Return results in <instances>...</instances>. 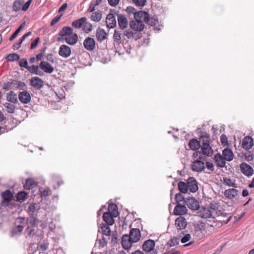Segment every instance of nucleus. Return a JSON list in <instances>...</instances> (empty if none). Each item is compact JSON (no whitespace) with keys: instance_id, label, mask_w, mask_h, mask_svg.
<instances>
[{"instance_id":"nucleus-54","label":"nucleus","mask_w":254,"mask_h":254,"mask_svg":"<svg viewBox=\"0 0 254 254\" xmlns=\"http://www.w3.org/2000/svg\"><path fill=\"white\" fill-rule=\"evenodd\" d=\"M19 65L21 67H24L28 69L29 66L28 65V62L26 59H21L19 61Z\"/></svg>"},{"instance_id":"nucleus-13","label":"nucleus","mask_w":254,"mask_h":254,"mask_svg":"<svg viewBox=\"0 0 254 254\" xmlns=\"http://www.w3.org/2000/svg\"><path fill=\"white\" fill-rule=\"evenodd\" d=\"M118 22L119 27L122 30H124L127 28L128 26V20L125 15L122 14H118Z\"/></svg>"},{"instance_id":"nucleus-58","label":"nucleus","mask_w":254,"mask_h":254,"mask_svg":"<svg viewBox=\"0 0 254 254\" xmlns=\"http://www.w3.org/2000/svg\"><path fill=\"white\" fill-rule=\"evenodd\" d=\"M40 41V38L37 37L36 39H35L31 44V49H34L37 47V44Z\"/></svg>"},{"instance_id":"nucleus-3","label":"nucleus","mask_w":254,"mask_h":254,"mask_svg":"<svg viewBox=\"0 0 254 254\" xmlns=\"http://www.w3.org/2000/svg\"><path fill=\"white\" fill-rule=\"evenodd\" d=\"M209 136L208 134H205L202 136V144L201 145V150L204 155L207 156H211L213 154V150L209 144Z\"/></svg>"},{"instance_id":"nucleus-16","label":"nucleus","mask_w":254,"mask_h":254,"mask_svg":"<svg viewBox=\"0 0 254 254\" xmlns=\"http://www.w3.org/2000/svg\"><path fill=\"white\" fill-rule=\"evenodd\" d=\"M134 18L135 20L141 21V22H147L148 20V13L143 11H137Z\"/></svg>"},{"instance_id":"nucleus-38","label":"nucleus","mask_w":254,"mask_h":254,"mask_svg":"<svg viewBox=\"0 0 254 254\" xmlns=\"http://www.w3.org/2000/svg\"><path fill=\"white\" fill-rule=\"evenodd\" d=\"M109 212L113 214L115 217H116L118 215V208L116 204H110L108 206Z\"/></svg>"},{"instance_id":"nucleus-39","label":"nucleus","mask_w":254,"mask_h":254,"mask_svg":"<svg viewBox=\"0 0 254 254\" xmlns=\"http://www.w3.org/2000/svg\"><path fill=\"white\" fill-rule=\"evenodd\" d=\"M11 84L15 85V87L19 90H24L26 87V85L24 82L20 81L13 80Z\"/></svg>"},{"instance_id":"nucleus-53","label":"nucleus","mask_w":254,"mask_h":254,"mask_svg":"<svg viewBox=\"0 0 254 254\" xmlns=\"http://www.w3.org/2000/svg\"><path fill=\"white\" fill-rule=\"evenodd\" d=\"M134 34L135 33L131 30H126L124 31L123 36H126L128 39H130L133 37Z\"/></svg>"},{"instance_id":"nucleus-57","label":"nucleus","mask_w":254,"mask_h":254,"mask_svg":"<svg viewBox=\"0 0 254 254\" xmlns=\"http://www.w3.org/2000/svg\"><path fill=\"white\" fill-rule=\"evenodd\" d=\"M134 4L137 6H143L145 5L146 0H132Z\"/></svg>"},{"instance_id":"nucleus-9","label":"nucleus","mask_w":254,"mask_h":254,"mask_svg":"<svg viewBox=\"0 0 254 254\" xmlns=\"http://www.w3.org/2000/svg\"><path fill=\"white\" fill-rule=\"evenodd\" d=\"M2 201L1 205L3 206H6L8 205L9 202L13 198V194L9 190H6L2 193Z\"/></svg>"},{"instance_id":"nucleus-8","label":"nucleus","mask_w":254,"mask_h":254,"mask_svg":"<svg viewBox=\"0 0 254 254\" xmlns=\"http://www.w3.org/2000/svg\"><path fill=\"white\" fill-rule=\"evenodd\" d=\"M30 82L32 87L36 90H40L44 85V81L39 77H33L30 80Z\"/></svg>"},{"instance_id":"nucleus-18","label":"nucleus","mask_w":254,"mask_h":254,"mask_svg":"<svg viewBox=\"0 0 254 254\" xmlns=\"http://www.w3.org/2000/svg\"><path fill=\"white\" fill-rule=\"evenodd\" d=\"M128 236L129 237V238H130L132 242L136 243L138 242L140 239V232L138 229H132L130 231V234L129 235H128Z\"/></svg>"},{"instance_id":"nucleus-56","label":"nucleus","mask_w":254,"mask_h":254,"mask_svg":"<svg viewBox=\"0 0 254 254\" xmlns=\"http://www.w3.org/2000/svg\"><path fill=\"white\" fill-rule=\"evenodd\" d=\"M220 141L223 146L228 145L227 137L225 134H223L220 137Z\"/></svg>"},{"instance_id":"nucleus-40","label":"nucleus","mask_w":254,"mask_h":254,"mask_svg":"<svg viewBox=\"0 0 254 254\" xmlns=\"http://www.w3.org/2000/svg\"><path fill=\"white\" fill-rule=\"evenodd\" d=\"M39 66L33 65L31 66H29L27 70L31 73L41 75V71L39 70Z\"/></svg>"},{"instance_id":"nucleus-15","label":"nucleus","mask_w":254,"mask_h":254,"mask_svg":"<svg viewBox=\"0 0 254 254\" xmlns=\"http://www.w3.org/2000/svg\"><path fill=\"white\" fill-rule=\"evenodd\" d=\"M191 168L192 171L194 172H202L205 169L204 163L200 160H195L193 162Z\"/></svg>"},{"instance_id":"nucleus-36","label":"nucleus","mask_w":254,"mask_h":254,"mask_svg":"<svg viewBox=\"0 0 254 254\" xmlns=\"http://www.w3.org/2000/svg\"><path fill=\"white\" fill-rule=\"evenodd\" d=\"M113 39L117 44L121 43L122 32L117 29L115 30L113 35Z\"/></svg>"},{"instance_id":"nucleus-10","label":"nucleus","mask_w":254,"mask_h":254,"mask_svg":"<svg viewBox=\"0 0 254 254\" xmlns=\"http://www.w3.org/2000/svg\"><path fill=\"white\" fill-rule=\"evenodd\" d=\"M188 189L191 192H195L198 189L197 182L193 177H189L187 181Z\"/></svg>"},{"instance_id":"nucleus-1","label":"nucleus","mask_w":254,"mask_h":254,"mask_svg":"<svg viewBox=\"0 0 254 254\" xmlns=\"http://www.w3.org/2000/svg\"><path fill=\"white\" fill-rule=\"evenodd\" d=\"M73 29L72 28L69 26L63 27L59 33L61 37L58 39V41L65 40L69 45L75 44L78 41V36L77 34H73Z\"/></svg>"},{"instance_id":"nucleus-7","label":"nucleus","mask_w":254,"mask_h":254,"mask_svg":"<svg viewBox=\"0 0 254 254\" xmlns=\"http://www.w3.org/2000/svg\"><path fill=\"white\" fill-rule=\"evenodd\" d=\"M185 203L191 210H196L199 208V202L194 197H189L186 198Z\"/></svg>"},{"instance_id":"nucleus-51","label":"nucleus","mask_w":254,"mask_h":254,"mask_svg":"<svg viewBox=\"0 0 254 254\" xmlns=\"http://www.w3.org/2000/svg\"><path fill=\"white\" fill-rule=\"evenodd\" d=\"M146 23L151 26H154L158 23V19L156 17H152L150 18L149 15H148V20H147Z\"/></svg>"},{"instance_id":"nucleus-17","label":"nucleus","mask_w":254,"mask_h":254,"mask_svg":"<svg viewBox=\"0 0 254 254\" xmlns=\"http://www.w3.org/2000/svg\"><path fill=\"white\" fill-rule=\"evenodd\" d=\"M39 67L47 73H51L54 70V67L50 63L46 61L41 62L39 64Z\"/></svg>"},{"instance_id":"nucleus-30","label":"nucleus","mask_w":254,"mask_h":254,"mask_svg":"<svg viewBox=\"0 0 254 254\" xmlns=\"http://www.w3.org/2000/svg\"><path fill=\"white\" fill-rule=\"evenodd\" d=\"M107 33L103 29L98 28L96 32V38L97 40L100 42H102L107 38Z\"/></svg>"},{"instance_id":"nucleus-60","label":"nucleus","mask_w":254,"mask_h":254,"mask_svg":"<svg viewBox=\"0 0 254 254\" xmlns=\"http://www.w3.org/2000/svg\"><path fill=\"white\" fill-rule=\"evenodd\" d=\"M127 11L129 14H133L134 16L135 15V14H136L137 12L136 10L134 8L131 6H128L127 8Z\"/></svg>"},{"instance_id":"nucleus-22","label":"nucleus","mask_w":254,"mask_h":254,"mask_svg":"<svg viewBox=\"0 0 254 254\" xmlns=\"http://www.w3.org/2000/svg\"><path fill=\"white\" fill-rule=\"evenodd\" d=\"M84 47L88 51H92L95 47V42L93 38L88 37L83 43Z\"/></svg>"},{"instance_id":"nucleus-2","label":"nucleus","mask_w":254,"mask_h":254,"mask_svg":"<svg viewBox=\"0 0 254 254\" xmlns=\"http://www.w3.org/2000/svg\"><path fill=\"white\" fill-rule=\"evenodd\" d=\"M27 227L25 230V233L30 237H39L41 235V231L38 229V219L27 220Z\"/></svg>"},{"instance_id":"nucleus-41","label":"nucleus","mask_w":254,"mask_h":254,"mask_svg":"<svg viewBox=\"0 0 254 254\" xmlns=\"http://www.w3.org/2000/svg\"><path fill=\"white\" fill-rule=\"evenodd\" d=\"M5 111L9 114H13L15 112V107L14 105L9 103H5L3 104Z\"/></svg>"},{"instance_id":"nucleus-11","label":"nucleus","mask_w":254,"mask_h":254,"mask_svg":"<svg viewBox=\"0 0 254 254\" xmlns=\"http://www.w3.org/2000/svg\"><path fill=\"white\" fill-rule=\"evenodd\" d=\"M130 28L136 31H142L144 28V24L141 21L137 20H132L130 21L129 23Z\"/></svg>"},{"instance_id":"nucleus-34","label":"nucleus","mask_w":254,"mask_h":254,"mask_svg":"<svg viewBox=\"0 0 254 254\" xmlns=\"http://www.w3.org/2000/svg\"><path fill=\"white\" fill-rule=\"evenodd\" d=\"M102 17V12L97 11L92 13L91 16V19L94 22H99L101 20Z\"/></svg>"},{"instance_id":"nucleus-6","label":"nucleus","mask_w":254,"mask_h":254,"mask_svg":"<svg viewBox=\"0 0 254 254\" xmlns=\"http://www.w3.org/2000/svg\"><path fill=\"white\" fill-rule=\"evenodd\" d=\"M40 206L35 203H31L27 209V212L29 215V217L27 220L38 219V216L37 214L34 213L37 212L40 209Z\"/></svg>"},{"instance_id":"nucleus-31","label":"nucleus","mask_w":254,"mask_h":254,"mask_svg":"<svg viewBox=\"0 0 254 254\" xmlns=\"http://www.w3.org/2000/svg\"><path fill=\"white\" fill-rule=\"evenodd\" d=\"M24 3V0H15L12 5L13 10L15 12H17L21 9H22V6Z\"/></svg>"},{"instance_id":"nucleus-35","label":"nucleus","mask_w":254,"mask_h":254,"mask_svg":"<svg viewBox=\"0 0 254 254\" xmlns=\"http://www.w3.org/2000/svg\"><path fill=\"white\" fill-rule=\"evenodd\" d=\"M31 32H30V31H29V32H27L26 33H25L22 36V39H21V40L19 42L15 43L13 45V49L14 50H17V49H18L21 47V45L22 43L23 42V41L24 40H25V39L26 38H27L28 36L31 35Z\"/></svg>"},{"instance_id":"nucleus-33","label":"nucleus","mask_w":254,"mask_h":254,"mask_svg":"<svg viewBox=\"0 0 254 254\" xmlns=\"http://www.w3.org/2000/svg\"><path fill=\"white\" fill-rule=\"evenodd\" d=\"M189 145L191 149L196 150L199 148L200 144L197 139H192L190 140Z\"/></svg>"},{"instance_id":"nucleus-24","label":"nucleus","mask_w":254,"mask_h":254,"mask_svg":"<svg viewBox=\"0 0 254 254\" xmlns=\"http://www.w3.org/2000/svg\"><path fill=\"white\" fill-rule=\"evenodd\" d=\"M133 243L128 235H125L122 238V244L123 248L126 250L129 249Z\"/></svg>"},{"instance_id":"nucleus-59","label":"nucleus","mask_w":254,"mask_h":254,"mask_svg":"<svg viewBox=\"0 0 254 254\" xmlns=\"http://www.w3.org/2000/svg\"><path fill=\"white\" fill-rule=\"evenodd\" d=\"M61 17H62V15H57V16H56L51 21V26H54L55 24H56L57 22H59V21L60 20V19L61 18Z\"/></svg>"},{"instance_id":"nucleus-14","label":"nucleus","mask_w":254,"mask_h":254,"mask_svg":"<svg viewBox=\"0 0 254 254\" xmlns=\"http://www.w3.org/2000/svg\"><path fill=\"white\" fill-rule=\"evenodd\" d=\"M241 172L247 176H251L253 175L254 170L253 168L246 163H243L240 165Z\"/></svg>"},{"instance_id":"nucleus-55","label":"nucleus","mask_w":254,"mask_h":254,"mask_svg":"<svg viewBox=\"0 0 254 254\" xmlns=\"http://www.w3.org/2000/svg\"><path fill=\"white\" fill-rule=\"evenodd\" d=\"M191 239V237L190 234H187L185 235L181 240V242L183 244H185L190 241Z\"/></svg>"},{"instance_id":"nucleus-43","label":"nucleus","mask_w":254,"mask_h":254,"mask_svg":"<svg viewBox=\"0 0 254 254\" xmlns=\"http://www.w3.org/2000/svg\"><path fill=\"white\" fill-rule=\"evenodd\" d=\"M5 59L9 62L17 61L19 60L20 56L16 53H12L8 54Z\"/></svg>"},{"instance_id":"nucleus-45","label":"nucleus","mask_w":254,"mask_h":254,"mask_svg":"<svg viewBox=\"0 0 254 254\" xmlns=\"http://www.w3.org/2000/svg\"><path fill=\"white\" fill-rule=\"evenodd\" d=\"M223 183L229 187H237V185L235 183V181H233L230 178H223Z\"/></svg>"},{"instance_id":"nucleus-12","label":"nucleus","mask_w":254,"mask_h":254,"mask_svg":"<svg viewBox=\"0 0 254 254\" xmlns=\"http://www.w3.org/2000/svg\"><path fill=\"white\" fill-rule=\"evenodd\" d=\"M18 99L21 103L26 104L30 102L31 97L29 92L27 91H23L19 92Z\"/></svg>"},{"instance_id":"nucleus-47","label":"nucleus","mask_w":254,"mask_h":254,"mask_svg":"<svg viewBox=\"0 0 254 254\" xmlns=\"http://www.w3.org/2000/svg\"><path fill=\"white\" fill-rule=\"evenodd\" d=\"M180 239L179 238L174 237L172 238L169 242L167 243L170 247H174L179 244Z\"/></svg>"},{"instance_id":"nucleus-48","label":"nucleus","mask_w":254,"mask_h":254,"mask_svg":"<svg viewBox=\"0 0 254 254\" xmlns=\"http://www.w3.org/2000/svg\"><path fill=\"white\" fill-rule=\"evenodd\" d=\"M25 23H23L21 24V25L15 30V31L13 33V34L10 36L9 38L10 41H12L13 39H14L18 34L20 32L21 29L23 28V26L24 25Z\"/></svg>"},{"instance_id":"nucleus-26","label":"nucleus","mask_w":254,"mask_h":254,"mask_svg":"<svg viewBox=\"0 0 254 254\" xmlns=\"http://www.w3.org/2000/svg\"><path fill=\"white\" fill-rule=\"evenodd\" d=\"M175 225L180 230L185 229L187 225L186 219L182 216H180L175 220Z\"/></svg>"},{"instance_id":"nucleus-64","label":"nucleus","mask_w":254,"mask_h":254,"mask_svg":"<svg viewBox=\"0 0 254 254\" xmlns=\"http://www.w3.org/2000/svg\"><path fill=\"white\" fill-rule=\"evenodd\" d=\"M71 25L74 28H79V19L73 21Z\"/></svg>"},{"instance_id":"nucleus-32","label":"nucleus","mask_w":254,"mask_h":254,"mask_svg":"<svg viewBox=\"0 0 254 254\" xmlns=\"http://www.w3.org/2000/svg\"><path fill=\"white\" fill-rule=\"evenodd\" d=\"M6 100L11 103H16L18 102L16 94L12 91L6 94Z\"/></svg>"},{"instance_id":"nucleus-19","label":"nucleus","mask_w":254,"mask_h":254,"mask_svg":"<svg viewBox=\"0 0 254 254\" xmlns=\"http://www.w3.org/2000/svg\"><path fill=\"white\" fill-rule=\"evenodd\" d=\"M188 209L185 205L178 204L174 208V214L175 215H183L188 213Z\"/></svg>"},{"instance_id":"nucleus-4","label":"nucleus","mask_w":254,"mask_h":254,"mask_svg":"<svg viewBox=\"0 0 254 254\" xmlns=\"http://www.w3.org/2000/svg\"><path fill=\"white\" fill-rule=\"evenodd\" d=\"M215 210H210L209 208L203 207L198 212V215L201 218L208 219L209 221H214L215 218Z\"/></svg>"},{"instance_id":"nucleus-37","label":"nucleus","mask_w":254,"mask_h":254,"mask_svg":"<svg viewBox=\"0 0 254 254\" xmlns=\"http://www.w3.org/2000/svg\"><path fill=\"white\" fill-rule=\"evenodd\" d=\"M178 189L181 192L184 193H187L189 190L187 183H186L182 181L179 182L178 183Z\"/></svg>"},{"instance_id":"nucleus-50","label":"nucleus","mask_w":254,"mask_h":254,"mask_svg":"<svg viewBox=\"0 0 254 254\" xmlns=\"http://www.w3.org/2000/svg\"><path fill=\"white\" fill-rule=\"evenodd\" d=\"M82 30L86 33L90 32L92 30V26L91 24L89 23H85V24L83 25Z\"/></svg>"},{"instance_id":"nucleus-28","label":"nucleus","mask_w":254,"mask_h":254,"mask_svg":"<svg viewBox=\"0 0 254 254\" xmlns=\"http://www.w3.org/2000/svg\"><path fill=\"white\" fill-rule=\"evenodd\" d=\"M222 156L226 160V161L230 162L233 160L234 155L231 149L227 148L223 150Z\"/></svg>"},{"instance_id":"nucleus-44","label":"nucleus","mask_w":254,"mask_h":254,"mask_svg":"<svg viewBox=\"0 0 254 254\" xmlns=\"http://www.w3.org/2000/svg\"><path fill=\"white\" fill-rule=\"evenodd\" d=\"M102 234L106 236H109L111 231L109 227L106 224H102L101 227Z\"/></svg>"},{"instance_id":"nucleus-23","label":"nucleus","mask_w":254,"mask_h":254,"mask_svg":"<svg viewBox=\"0 0 254 254\" xmlns=\"http://www.w3.org/2000/svg\"><path fill=\"white\" fill-rule=\"evenodd\" d=\"M59 54L61 56L64 58H67L69 57L71 54L70 48L68 46L63 45L60 47Z\"/></svg>"},{"instance_id":"nucleus-5","label":"nucleus","mask_w":254,"mask_h":254,"mask_svg":"<svg viewBox=\"0 0 254 254\" xmlns=\"http://www.w3.org/2000/svg\"><path fill=\"white\" fill-rule=\"evenodd\" d=\"M155 246V241L149 239L145 241L142 245V249L146 254H157V251L154 249Z\"/></svg>"},{"instance_id":"nucleus-52","label":"nucleus","mask_w":254,"mask_h":254,"mask_svg":"<svg viewBox=\"0 0 254 254\" xmlns=\"http://www.w3.org/2000/svg\"><path fill=\"white\" fill-rule=\"evenodd\" d=\"M175 200L178 204H180L179 203L182 201L185 200L184 196L181 193H178L175 195Z\"/></svg>"},{"instance_id":"nucleus-62","label":"nucleus","mask_w":254,"mask_h":254,"mask_svg":"<svg viewBox=\"0 0 254 254\" xmlns=\"http://www.w3.org/2000/svg\"><path fill=\"white\" fill-rule=\"evenodd\" d=\"M206 168L208 170H209L211 171H213L214 170V165H213V163L211 162H207L206 163Z\"/></svg>"},{"instance_id":"nucleus-29","label":"nucleus","mask_w":254,"mask_h":254,"mask_svg":"<svg viewBox=\"0 0 254 254\" xmlns=\"http://www.w3.org/2000/svg\"><path fill=\"white\" fill-rule=\"evenodd\" d=\"M114 217H115L110 212H105L103 216L104 221L109 225H112L114 223Z\"/></svg>"},{"instance_id":"nucleus-63","label":"nucleus","mask_w":254,"mask_h":254,"mask_svg":"<svg viewBox=\"0 0 254 254\" xmlns=\"http://www.w3.org/2000/svg\"><path fill=\"white\" fill-rule=\"evenodd\" d=\"M109 4L112 6H115L118 4L120 0H108Z\"/></svg>"},{"instance_id":"nucleus-27","label":"nucleus","mask_w":254,"mask_h":254,"mask_svg":"<svg viewBox=\"0 0 254 254\" xmlns=\"http://www.w3.org/2000/svg\"><path fill=\"white\" fill-rule=\"evenodd\" d=\"M254 145L253 138L250 136H246L243 140L242 146L247 150L251 149Z\"/></svg>"},{"instance_id":"nucleus-25","label":"nucleus","mask_w":254,"mask_h":254,"mask_svg":"<svg viewBox=\"0 0 254 254\" xmlns=\"http://www.w3.org/2000/svg\"><path fill=\"white\" fill-rule=\"evenodd\" d=\"M224 194L227 198L232 199L238 195V190L235 189H229L225 190Z\"/></svg>"},{"instance_id":"nucleus-46","label":"nucleus","mask_w":254,"mask_h":254,"mask_svg":"<svg viewBox=\"0 0 254 254\" xmlns=\"http://www.w3.org/2000/svg\"><path fill=\"white\" fill-rule=\"evenodd\" d=\"M23 230V226L22 225H18L14 227L11 231L12 235H18L21 234Z\"/></svg>"},{"instance_id":"nucleus-49","label":"nucleus","mask_w":254,"mask_h":254,"mask_svg":"<svg viewBox=\"0 0 254 254\" xmlns=\"http://www.w3.org/2000/svg\"><path fill=\"white\" fill-rule=\"evenodd\" d=\"M27 196V193L25 191H21L17 193V200L21 201L24 200Z\"/></svg>"},{"instance_id":"nucleus-42","label":"nucleus","mask_w":254,"mask_h":254,"mask_svg":"<svg viewBox=\"0 0 254 254\" xmlns=\"http://www.w3.org/2000/svg\"><path fill=\"white\" fill-rule=\"evenodd\" d=\"M35 186V181L33 179L28 178L26 180L24 188L26 190L32 189Z\"/></svg>"},{"instance_id":"nucleus-61","label":"nucleus","mask_w":254,"mask_h":254,"mask_svg":"<svg viewBox=\"0 0 254 254\" xmlns=\"http://www.w3.org/2000/svg\"><path fill=\"white\" fill-rule=\"evenodd\" d=\"M245 159L248 161H250L253 160V154L251 152L246 153L245 155Z\"/></svg>"},{"instance_id":"nucleus-20","label":"nucleus","mask_w":254,"mask_h":254,"mask_svg":"<svg viewBox=\"0 0 254 254\" xmlns=\"http://www.w3.org/2000/svg\"><path fill=\"white\" fill-rule=\"evenodd\" d=\"M107 26L109 28H114L116 26L117 22L114 15L111 13L108 14L106 17Z\"/></svg>"},{"instance_id":"nucleus-21","label":"nucleus","mask_w":254,"mask_h":254,"mask_svg":"<svg viewBox=\"0 0 254 254\" xmlns=\"http://www.w3.org/2000/svg\"><path fill=\"white\" fill-rule=\"evenodd\" d=\"M214 160L218 167L223 168L225 166L226 160L220 153L214 155Z\"/></svg>"}]
</instances>
